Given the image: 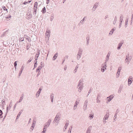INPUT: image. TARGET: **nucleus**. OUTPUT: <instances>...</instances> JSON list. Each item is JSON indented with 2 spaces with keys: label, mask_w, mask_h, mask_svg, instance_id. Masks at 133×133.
<instances>
[{
  "label": "nucleus",
  "mask_w": 133,
  "mask_h": 133,
  "mask_svg": "<svg viewBox=\"0 0 133 133\" xmlns=\"http://www.w3.org/2000/svg\"><path fill=\"white\" fill-rule=\"evenodd\" d=\"M12 106V102H10V104L9 105V106H8L7 107L6 109V112H5V116L4 117L3 119H4L5 118V117L9 110H10V109L11 107Z\"/></svg>",
  "instance_id": "1"
},
{
  "label": "nucleus",
  "mask_w": 133,
  "mask_h": 133,
  "mask_svg": "<svg viewBox=\"0 0 133 133\" xmlns=\"http://www.w3.org/2000/svg\"><path fill=\"white\" fill-rule=\"evenodd\" d=\"M40 54V50L39 49H38L37 50V52L36 54V55H35V61H37V60L38 58V56Z\"/></svg>",
  "instance_id": "2"
},
{
  "label": "nucleus",
  "mask_w": 133,
  "mask_h": 133,
  "mask_svg": "<svg viewBox=\"0 0 133 133\" xmlns=\"http://www.w3.org/2000/svg\"><path fill=\"white\" fill-rule=\"evenodd\" d=\"M123 43V41L122 40L118 44V46L117 48V49L119 50L120 49L121 46H122Z\"/></svg>",
  "instance_id": "3"
},
{
  "label": "nucleus",
  "mask_w": 133,
  "mask_h": 133,
  "mask_svg": "<svg viewBox=\"0 0 133 133\" xmlns=\"http://www.w3.org/2000/svg\"><path fill=\"white\" fill-rule=\"evenodd\" d=\"M99 3L98 2H96L93 6V8L94 9V10L93 11H95V10L96 9V8H97L98 6L99 5Z\"/></svg>",
  "instance_id": "4"
},
{
  "label": "nucleus",
  "mask_w": 133,
  "mask_h": 133,
  "mask_svg": "<svg viewBox=\"0 0 133 133\" xmlns=\"http://www.w3.org/2000/svg\"><path fill=\"white\" fill-rule=\"evenodd\" d=\"M113 97L114 96L112 95H111L107 97V98L108 99L107 100L108 102H110L112 100Z\"/></svg>",
  "instance_id": "5"
},
{
  "label": "nucleus",
  "mask_w": 133,
  "mask_h": 133,
  "mask_svg": "<svg viewBox=\"0 0 133 133\" xmlns=\"http://www.w3.org/2000/svg\"><path fill=\"white\" fill-rule=\"evenodd\" d=\"M109 112H107L106 114L105 115L104 118L103 120H106V119H108V118L109 116Z\"/></svg>",
  "instance_id": "6"
},
{
  "label": "nucleus",
  "mask_w": 133,
  "mask_h": 133,
  "mask_svg": "<svg viewBox=\"0 0 133 133\" xmlns=\"http://www.w3.org/2000/svg\"><path fill=\"white\" fill-rule=\"evenodd\" d=\"M122 69V67L121 66H119L118 69V70L116 73V75L117 76H119V75L120 70Z\"/></svg>",
  "instance_id": "7"
},
{
  "label": "nucleus",
  "mask_w": 133,
  "mask_h": 133,
  "mask_svg": "<svg viewBox=\"0 0 133 133\" xmlns=\"http://www.w3.org/2000/svg\"><path fill=\"white\" fill-rule=\"evenodd\" d=\"M51 122V119H49L48 120V122L45 124V125H46V127L47 126V127H48L49 126Z\"/></svg>",
  "instance_id": "8"
},
{
  "label": "nucleus",
  "mask_w": 133,
  "mask_h": 133,
  "mask_svg": "<svg viewBox=\"0 0 133 133\" xmlns=\"http://www.w3.org/2000/svg\"><path fill=\"white\" fill-rule=\"evenodd\" d=\"M23 111V110H21L19 112V113L18 114V115L17 116V117H16V120L17 119H18L20 116L21 114V113Z\"/></svg>",
  "instance_id": "9"
},
{
  "label": "nucleus",
  "mask_w": 133,
  "mask_h": 133,
  "mask_svg": "<svg viewBox=\"0 0 133 133\" xmlns=\"http://www.w3.org/2000/svg\"><path fill=\"white\" fill-rule=\"evenodd\" d=\"M57 116H58V115H56L55 117V118L54 119L53 122V123H55L56 122L57 119H60V117H57Z\"/></svg>",
  "instance_id": "10"
},
{
  "label": "nucleus",
  "mask_w": 133,
  "mask_h": 133,
  "mask_svg": "<svg viewBox=\"0 0 133 133\" xmlns=\"http://www.w3.org/2000/svg\"><path fill=\"white\" fill-rule=\"evenodd\" d=\"M89 35L87 36L86 38L87 43L86 44L87 46L89 44Z\"/></svg>",
  "instance_id": "11"
},
{
  "label": "nucleus",
  "mask_w": 133,
  "mask_h": 133,
  "mask_svg": "<svg viewBox=\"0 0 133 133\" xmlns=\"http://www.w3.org/2000/svg\"><path fill=\"white\" fill-rule=\"evenodd\" d=\"M83 82V79H81L78 82V83L77 85V87H79L82 84V83Z\"/></svg>",
  "instance_id": "12"
},
{
  "label": "nucleus",
  "mask_w": 133,
  "mask_h": 133,
  "mask_svg": "<svg viewBox=\"0 0 133 133\" xmlns=\"http://www.w3.org/2000/svg\"><path fill=\"white\" fill-rule=\"evenodd\" d=\"M37 8H33V15H35V16L36 15V12L37 10Z\"/></svg>",
  "instance_id": "13"
},
{
  "label": "nucleus",
  "mask_w": 133,
  "mask_h": 133,
  "mask_svg": "<svg viewBox=\"0 0 133 133\" xmlns=\"http://www.w3.org/2000/svg\"><path fill=\"white\" fill-rule=\"evenodd\" d=\"M23 68H24V67L23 66H22V67L21 68L20 71L19 73L18 76V77H19L20 76L21 74L22 73V72L23 70L24 69Z\"/></svg>",
  "instance_id": "14"
},
{
  "label": "nucleus",
  "mask_w": 133,
  "mask_h": 133,
  "mask_svg": "<svg viewBox=\"0 0 133 133\" xmlns=\"http://www.w3.org/2000/svg\"><path fill=\"white\" fill-rule=\"evenodd\" d=\"M116 29V28L115 27L114 28L112 29L110 31L109 34L110 35H112V33H113L114 31Z\"/></svg>",
  "instance_id": "15"
},
{
  "label": "nucleus",
  "mask_w": 133,
  "mask_h": 133,
  "mask_svg": "<svg viewBox=\"0 0 133 133\" xmlns=\"http://www.w3.org/2000/svg\"><path fill=\"white\" fill-rule=\"evenodd\" d=\"M58 55V53H56L54 55L52 58L53 60H55L57 57Z\"/></svg>",
  "instance_id": "16"
},
{
  "label": "nucleus",
  "mask_w": 133,
  "mask_h": 133,
  "mask_svg": "<svg viewBox=\"0 0 133 133\" xmlns=\"http://www.w3.org/2000/svg\"><path fill=\"white\" fill-rule=\"evenodd\" d=\"M122 88H123V85H121L119 86V88L118 90V93H121L122 89Z\"/></svg>",
  "instance_id": "17"
},
{
  "label": "nucleus",
  "mask_w": 133,
  "mask_h": 133,
  "mask_svg": "<svg viewBox=\"0 0 133 133\" xmlns=\"http://www.w3.org/2000/svg\"><path fill=\"white\" fill-rule=\"evenodd\" d=\"M43 66H39L38 68L36 69V72H38L39 71V72L40 70H41V68L43 67Z\"/></svg>",
  "instance_id": "18"
},
{
  "label": "nucleus",
  "mask_w": 133,
  "mask_h": 133,
  "mask_svg": "<svg viewBox=\"0 0 133 133\" xmlns=\"http://www.w3.org/2000/svg\"><path fill=\"white\" fill-rule=\"evenodd\" d=\"M78 102H77V101H76L75 104L74 105V110H75L77 108V106L78 103Z\"/></svg>",
  "instance_id": "19"
},
{
  "label": "nucleus",
  "mask_w": 133,
  "mask_h": 133,
  "mask_svg": "<svg viewBox=\"0 0 133 133\" xmlns=\"http://www.w3.org/2000/svg\"><path fill=\"white\" fill-rule=\"evenodd\" d=\"M46 125H44L43 129V131H42V133H45V131H46Z\"/></svg>",
  "instance_id": "20"
},
{
  "label": "nucleus",
  "mask_w": 133,
  "mask_h": 133,
  "mask_svg": "<svg viewBox=\"0 0 133 133\" xmlns=\"http://www.w3.org/2000/svg\"><path fill=\"white\" fill-rule=\"evenodd\" d=\"M123 15L122 14L121 15V16L119 18V22H122V21H123Z\"/></svg>",
  "instance_id": "21"
},
{
  "label": "nucleus",
  "mask_w": 133,
  "mask_h": 133,
  "mask_svg": "<svg viewBox=\"0 0 133 133\" xmlns=\"http://www.w3.org/2000/svg\"><path fill=\"white\" fill-rule=\"evenodd\" d=\"M83 52V50L82 49L80 48H79L78 53L79 55H82V53Z\"/></svg>",
  "instance_id": "22"
},
{
  "label": "nucleus",
  "mask_w": 133,
  "mask_h": 133,
  "mask_svg": "<svg viewBox=\"0 0 133 133\" xmlns=\"http://www.w3.org/2000/svg\"><path fill=\"white\" fill-rule=\"evenodd\" d=\"M41 12H42V13L43 14H44L45 13L46 10L45 8V7H44L42 9V10L41 11Z\"/></svg>",
  "instance_id": "23"
},
{
  "label": "nucleus",
  "mask_w": 133,
  "mask_h": 133,
  "mask_svg": "<svg viewBox=\"0 0 133 133\" xmlns=\"http://www.w3.org/2000/svg\"><path fill=\"white\" fill-rule=\"evenodd\" d=\"M81 55H79L78 53H77V54L76 55L77 59V60H78L80 58Z\"/></svg>",
  "instance_id": "24"
},
{
  "label": "nucleus",
  "mask_w": 133,
  "mask_h": 133,
  "mask_svg": "<svg viewBox=\"0 0 133 133\" xmlns=\"http://www.w3.org/2000/svg\"><path fill=\"white\" fill-rule=\"evenodd\" d=\"M110 56V54L109 53H108V54H107V55L106 58V61H108L109 59V57Z\"/></svg>",
  "instance_id": "25"
},
{
  "label": "nucleus",
  "mask_w": 133,
  "mask_h": 133,
  "mask_svg": "<svg viewBox=\"0 0 133 133\" xmlns=\"http://www.w3.org/2000/svg\"><path fill=\"white\" fill-rule=\"evenodd\" d=\"M129 54L128 53L126 55V58L125 59V61H126L127 60H128L129 58H130V57H129Z\"/></svg>",
  "instance_id": "26"
},
{
  "label": "nucleus",
  "mask_w": 133,
  "mask_h": 133,
  "mask_svg": "<svg viewBox=\"0 0 133 133\" xmlns=\"http://www.w3.org/2000/svg\"><path fill=\"white\" fill-rule=\"evenodd\" d=\"M34 62H35L34 65V68L33 69H34L36 68L37 67V61H35Z\"/></svg>",
  "instance_id": "27"
},
{
  "label": "nucleus",
  "mask_w": 133,
  "mask_h": 133,
  "mask_svg": "<svg viewBox=\"0 0 133 133\" xmlns=\"http://www.w3.org/2000/svg\"><path fill=\"white\" fill-rule=\"evenodd\" d=\"M128 85L129 86L132 83V80L130 79H128Z\"/></svg>",
  "instance_id": "28"
},
{
  "label": "nucleus",
  "mask_w": 133,
  "mask_h": 133,
  "mask_svg": "<svg viewBox=\"0 0 133 133\" xmlns=\"http://www.w3.org/2000/svg\"><path fill=\"white\" fill-rule=\"evenodd\" d=\"M17 61H16L14 62V65L15 68V70H16V67L17 65Z\"/></svg>",
  "instance_id": "29"
},
{
  "label": "nucleus",
  "mask_w": 133,
  "mask_h": 133,
  "mask_svg": "<svg viewBox=\"0 0 133 133\" xmlns=\"http://www.w3.org/2000/svg\"><path fill=\"white\" fill-rule=\"evenodd\" d=\"M3 114V112L2 110H0V118H2L3 116L2 115Z\"/></svg>",
  "instance_id": "30"
},
{
  "label": "nucleus",
  "mask_w": 133,
  "mask_h": 133,
  "mask_svg": "<svg viewBox=\"0 0 133 133\" xmlns=\"http://www.w3.org/2000/svg\"><path fill=\"white\" fill-rule=\"evenodd\" d=\"M54 14H52L51 16V17L50 18V21H52L53 19L54 18Z\"/></svg>",
  "instance_id": "31"
},
{
  "label": "nucleus",
  "mask_w": 133,
  "mask_h": 133,
  "mask_svg": "<svg viewBox=\"0 0 133 133\" xmlns=\"http://www.w3.org/2000/svg\"><path fill=\"white\" fill-rule=\"evenodd\" d=\"M33 58H34L33 57H31L30 58V59L27 61V63H29L31 61L32 59H33Z\"/></svg>",
  "instance_id": "32"
},
{
  "label": "nucleus",
  "mask_w": 133,
  "mask_h": 133,
  "mask_svg": "<svg viewBox=\"0 0 133 133\" xmlns=\"http://www.w3.org/2000/svg\"><path fill=\"white\" fill-rule=\"evenodd\" d=\"M117 20V17L116 16L115 17L114 19L113 22V24H115L116 23V22Z\"/></svg>",
  "instance_id": "33"
},
{
  "label": "nucleus",
  "mask_w": 133,
  "mask_h": 133,
  "mask_svg": "<svg viewBox=\"0 0 133 133\" xmlns=\"http://www.w3.org/2000/svg\"><path fill=\"white\" fill-rule=\"evenodd\" d=\"M26 18L28 19H31V17H30V16L28 14H26Z\"/></svg>",
  "instance_id": "34"
},
{
  "label": "nucleus",
  "mask_w": 133,
  "mask_h": 133,
  "mask_svg": "<svg viewBox=\"0 0 133 133\" xmlns=\"http://www.w3.org/2000/svg\"><path fill=\"white\" fill-rule=\"evenodd\" d=\"M40 93L41 92H39V91H37L36 95V97L37 98L39 96Z\"/></svg>",
  "instance_id": "35"
},
{
  "label": "nucleus",
  "mask_w": 133,
  "mask_h": 133,
  "mask_svg": "<svg viewBox=\"0 0 133 133\" xmlns=\"http://www.w3.org/2000/svg\"><path fill=\"white\" fill-rule=\"evenodd\" d=\"M37 5H38V3L37 2H35L34 4V8H37Z\"/></svg>",
  "instance_id": "36"
},
{
  "label": "nucleus",
  "mask_w": 133,
  "mask_h": 133,
  "mask_svg": "<svg viewBox=\"0 0 133 133\" xmlns=\"http://www.w3.org/2000/svg\"><path fill=\"white\" fill-rule=\"evenodd\" d=\"M86 18V17H84V18L81 21H80V23H79V25H80V23H83L84 22V19Z\"/></svg>",
  "instance_id": "37"
},
{
  "label": "nucleus",
  "mask_w": 133,
  "mask_h": 133,
  "mask_svg": "<svg viewBox=\"0 0 133 133\" xmlns=\"http://www.w3.org/2000/svg\"><path fill=\"white\" fill-rule=\"evenodd\" d=\"M78 65H77L75 68V69L74 70V73H75L76 72L77 69H78Z\"/></svg>",
  "instance_id": "38"
},
{
  "label": "nucleus",
  "mask_w": 133,
  "mask_h": 133,
  "mask_svg": "<svg viewBox=\"0 0 133 133\" xmlns=\"http://www.w3.org/2000/svg\"><path fill=\"white\" fill-rule=\"evenodd\" d=\"M94 117V115L93 114V115L90 114L89 115V117L90 118V119H92Z\"/></svg>",
  "instance_id": "39"
},
{
  "label": "nucleus",
  "mask_w": 133,
  "mask_h": 133,
  "mask_svg": "<svg viewBox=\"0 0 133 133\" xmlns=\"http://www.w3.org/2000/svg\"><path fill=\"white\" fill-rule=\"evenodd\" d=\"M24 40V37H20L19 39V41H23Z\"/></svg>",
  "instance_id": "40"
},
{
  "label": "nucleus",
  "mask_w": 133,
  "mask_h": 133,
  "mask_svg": "<svg viewBox=\"0 0 133 133\" xmlns=\"http://www.w3.org/2000/svg\"><path fill=\"white\" fill-rule=\"evenodd\" d=\"M23 98V96H21L20 97V99L19 100V101L18 102V103L21 102V101H22V100Z\"/></svg>",
  "instance_id": "41"
},
{
  "label": "nucleus",
  "mask_w": 133,
  "mask_h": 133,
  "mask_svg": "<svg viewBox=\"0 0 133 133\" xmlns=\"http://www.w3.org/2000/svg\"><path fill=\"white\" fill-rule=\"evenodd\" d=\"M11 16L10 15H8L7 16H5L4 17L6 19H9V18H10Z\"/></svg>",
  "instance_id": "42"
},
{
  "label": "nucleus",
  "mask_w": 133,
  "mask_h": 133,
  "mask_svg": "<svg viewBox=\"0 0 133 133\" xmlns=\"http://www.w3.org/2000/svg\"><path fill=\"white\" fill-rule=\"evenodd\" d=\"M131 58H129L128 60L126 61V62L128 64L129 63L131 59Z\"/></svg>",
  "instance_id": "43"
},
{
  "label": "nucleus",
  "mask_w": 133,
  "mask_h": 133,
  "mask_svg": "<svg viewBox=\"0 0 133 133\" xmlns=\"http://www.w3.org/2000/svg\"><path fill=\"white\" fill-rule=\"evenodd\" d=\"M68 125V123L66 122V124H65V126L64 127V128H65V129H66Z\"/></svg>",
  "instance_id": "44"
},
{
  "label": "nucleus",
  "mask_w": 133,
  "mask_h": 133,
  "mask_svg": "<svg viewBox=\"0 0 133 133\" xmlns=\"http://www.w3.org/2000/svg\"><path fill=\"white\" fill-rule=\"evenodd\" d=\"M100 97V95H98L97 96V102H100L98 100V98H99V97Z\"/></svg>",
  "instance_id": "45"
},
{
  "label": "nucleus",
  "mask_w": 133,
  "mask_h": 133,
  "mask_svg": "<svg viewBox=\"0 0 133 133\" xmlns=\"http://www.w3.org/2000/svg\"><path fill=\"white\" fill-rule=\"evenodd\" d=\"M88 101L87 100H86L84 103V105L87 106Z\"/></svg>",
  "instance_id": "46"
},
{
  "label": "nucleus",
  "mask_w": 133,
  "mask_h": 133,
  "mask_svg": "<svg viewBox=\"0 0 133 133\" xmlns=\"http://www.w3.org/2000/svg\"><path fill=\"white\" fill-rule=\"evenodd\" d=\"M91 130V129L90 128V127H89L88 128V129H87L86 132H90Z\"/></svg>",
  "instance_id": "47"
},
{
  "label": "nucleus",
  "mask_w": 133,
  "mask_h": 133,
  "mask_svg": "<svg viewBox=\"0 0 133 133\" xmlns=\"http://www.w3.org/2000/svg\"><path fill=\"white\" fill-rule=\"evenodd\" d=\"M26 40L28 41V42H30L31 41V38L29 37H28L26 39Z\"/></svg>",
  "instance_id": "48"
},
{
  "label": "nucleus",
  "mask_w": 133,
  "mask_h": 133,
  "mask_svg": "<svg viewBox=\"0 0 133 133\" xmlns=\"http://www.w3.org/2000/svg\"><path fill=\"white\" fill-rule=\"evenodd\" d=\"M50 97L51 99L52 98H54V94H51L50 96Z\"/></svg>",
  "instance_id": "49"
},
{
  "label": "nucleus",
  "mask_w": 133,
  "mask_h": 133,
  "mask_svg": "<svg viewBox=\"0 0 133 133\" xmlns=\"http://www.w3.org/2000/svg\"><path fill=\"white\" fill-rule=\"evenodd\" d=\"M3 9L4 10L7 11L8 9H6L5 6H3L2 7Z\"/></svg>",
  "instance_id": "50"
},
{
  "label": "nucleus",
  "mask_w": 133,
  "mask_h": 133,
  "mask_svg": "<svg viewBox=\"0 0 133 133\" xmlns=\"http://www.w3.org/2000/svg\"><path fill=\"white\" fill-rule=\"evenodd\" d=\"M45 34L46 35V36H47V37L48 38H49V37L50 36V34H48L47 32H46Z\"/></svg>",
  "instance_id": "51"
},
{
  "label": "nucleus",
  "mask_w": 133,
  "mask_h": 133,
  "mask_svg": "<svg viewBox=\"0 0 133 133\" xmlns=\"http://www.w3.org/2000/svg\"><path fill=\"white\" fill-rule=\"evenodd\" d=\"M72 128V127L70 129V128L69 130L68 131V133H71V129Z\"/></svg>",
  "instance_id": "52"
},
{
  "label": "nucleus",
  "mask_w": 133,
  "mask_h": 133,
  "mask_svg": "<svg viewBox=\"0 0 133 133\" xmlns=\"http://www.w3.org/2000/svg\"><path fill=\"white\" fill-rule=\"evenodd\" d=\"M18 102H17V103H16L15 104V105H14V107H13V109H14H14H15V108L16 107V106L17 105V103Z\"/></svg>",
  "instance_id": "53"
},
{
  "label": "nucleus",
  "mask_w": 133,
  "mask_h": 133,
  "mask_svg": "<svg viewBox=\"0 0 133 133\" xmlns=\"http://www.w3.org/2000/svg\"><path fill=\"white\" fill-rule=\"evenodd\" d=\"M106 61H106V62L103 64L105 66V69H106Z\"/></svg>",
  "instance_id": "54"
},
{
  "label": "nucleus",
  "mask_w": 133,
  "mask_h": 133,
  "mask_svg": "<svg viewBox=\"0 0 133 133\" xmlns=\"http://www.w3.org/2000/svg\"><path fill=\"white\" fill-rule=\"evenodd\" d=\"M35 124H33V123H32L31 127L33 128V129H34V128L35 126Z\"/></svg>",
  "instance_id": "55"
},
{
  "label": "nucleus",
  "mask_w": 133,
  "mask_h": 133,
  "mask_svg": "<svg viewBox=\"0 0 133 133\" xmlns=\"http://www.w3.org/2000/svg\"><path fill=\"white\" fill-rule=\"evenodd\" d=\"M122 23L120 22L119 23V28H120L121 27Z\"/></svg>",
  "instance_id": "56"
},
{
  "label": "nucleus",
  "mask_w": 133,
  "mask_h": 133,
  "mask_svg": "<svg viewBox=\"0 0 133 133\" xmlns=\"http://www.w3.org/2000/svg\"><path fill=\"white\" fill-rule=\"evenodd\" d=\"M29 46L28 45H26V49L27 50H28L29 48Z\"/></svg>",
  "instance_id": "57"
},
{
  "label": "nucleus",
  "mask_w": 133,
  "mask_h": 133,
  "mask_svg": "<svg viewBox=\"0 0 133 133\" xmlns=\"http://www.w3.org/2000/svg\"><path fill=\"white\" fill-rule=\"evenodd\" d=\"M87 106L86 105H84L83 106V109H84V110H85L87 108Z\"/></svg>",
  "instance_id": "58"
},
{
  "label": "nucleus",
  "mask_w": 133,
  "mask_h": 133,
  "mask_svg": "<svg viewBox=\"0 0 133 133\" xmlns=\"http://www.w3.org/2000/svg\"><path fill=\"white\" fill-rule=\"evenodd\" d=\"M83 89V87L82 86H80V87L78 88V89L80 90H82Z\"/></svg>",
  "instance_id": "59"
},
{
  "label": "nucleus",
  "mask_w": 133,
  "mask_h": 133,
  "mask_svg": "<svg viewBox=\"0 0 133 133\" xmlns=\"http://www.w3.org/2000/svg\"><path fill=\"white\" fill-rule=\"evenodd\" d=\"M106 69H103V68H101V71L102 72H104L105 71V70Z\"/></svg>",
  "instance_id": "60"
},
{
  "label": "nucleus",
  "mask_w": 133,
  "mask_h": 133,
  "mask_svg": "<svg viewBox=\"0 0 133 133\" xmlns=\"http://www.w3.org/2000/svg\"><path fill=\"white\" fill-rule=\"evenodd\" d=\"M116 119V114H115V116H114V120H115Z\"/></svg>",
  "instance_id": "61"
},
{
  "label": "nucleus",
  "mask_w": 133,
  "mask_h": 133,
  "mask_svg": "<svg viewBox=\"0 0 133 133\" xmlns=\"http://www.w3.org/2000/svg\"><path fill=\"white\" fill-rule=\"evenodd\" d=\"M4 17L3 16V14L1 16H0V19H2Z\"/></svg>",
  "instance_id": "62"
},
{
  "label": "nucleus",
  "mask_w": 133,
  "mask_h": 133,
  "mask_svg": "<svg viewBox=\"0 0 133 133\" xmlns=\"http://www.w3.org/2000/svg\"><path fill=\"white\" fill-rule=\"evenodd\" d=\"M28 3V2H27L25 1L23 3V4L24 5H26V4Z\"/></svg>",
  "instance_id": "63"
},
{
  "label": "nucleus",
  "mask_w": 133,
  "mask_h": 133,
  "mask_svg": "<svg viewBox=\"0 0 133 133\" xmlns=\"http://www.w3.org/2000/svg\"><path fill=\"white\" fill-rule=\"evenodd\" d=\"M102 68L103 69H105V66L104 65L102 64Z\"/></svg>",
  "instance_id": "64"
}]
</instances>
